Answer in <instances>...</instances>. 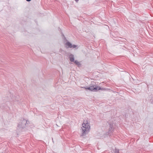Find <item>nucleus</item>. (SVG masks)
Wrapping results in <instances>:
<instances>
[{
	"label": "nucleus",
	"mask_w": 153,
	"mask_h": 153,
	"mask_svg": "<svg viewBox=\"0 0 153 153\" xmlns=\"http://www.w3.org/2000/svg\"><path fill=\"white\" fill-rule=\"evenodd\" d=\"M82 126L81 128L82 134L81 136H84L89 132L90 129L89 123L87 120H84L82 124Z\"/></svg>",
	"instance_id": "obj_1"
},
{
	"label": "nucleus",
	"mask_w": 153,
	"mask_h": 153,
	"mask_svg": "<svg viewBox=\"0 0 153 153\" xmlns=\"http://www.w3.org/2000/svg\"><path fill=\"white\" fill-rule=\"evenodd\" d=\"M85 88L86 89H88L91 91H97L101 89L100 87L95 85L90 86V87L85 88V87H82Z\"/></svg>",
	"instance_id": "obj_2"
},
{
	"label": "nucleus",
	"mask_w": 153,
	"mask_h": 153,
	"mask_svg": "<svg viewBox=\"0 0 153 153\" xmlns=\"http://www.w3.org/2000/svg\"><path fill=\"white\" fill-rule=\"evenodd\" d=\"M27 123V120L22 119L19 122L17 126L19 128H23L25 127Z\"/></svg>",
	"instance_id": "obj_3"
},
{
	"label": "nucleus",
	"mask_w": 153,
	"mask_h": 153,
	"mask_svg": "<svg viewBox=\"0 0 153 153\" xmlns=\"http://www.w3.org/2000/svg\"><path fill=\"white\" fill-rule=\"evenodd\" d=\"M66 45L68 46V48H75L76 47V46L75 45H72V44L69 42H68L66 43Z\"/></svg>",
	"instance_id": "obj_4"
},
{
	"label": "nucleus",
	"mask_w": 153,
	"mask_h": 153,
	"mask_svg": "<svg viewBox=\"0 0 153 153\" xmlns=\"http://www.w3.org/2000/svg\"><path fill=\"white\" fill-rule=\"evenodd\" d=\"M69 58L71 62H74V56L72 54H71L69 56Z\"/></svg>",
	"instance_id": "obj_5"
},
{
	"label": "nucleus",
	"mask_w": 153,
	"mask_h": 153,
	"mask_svg": "<svg viewBox=\"0 0 153 153\" xmlns=\"http://www.w3.org/2000/svg\"><path fill=\"white\" fill-rule=\"evenodd\" d=\"M114 129L112 128H109L108 130V133L109 134L112 133Z\"/></svg>",
	"instance_id": "obj_6"
},
{
	"label": "nucleus",
	"mask_w": 153,
	"mask_h": 153,
	"mask_svg": "<svg viewBox=\"0 0 153 153\" xmlns=\"http://www.w3.org/2000/svg\"><path fill=\"white\" fill-rule=\"evenodd\" d=\"M74 62L76 65L78 66L80 65L79 62L78 61H77L76 60H74V62Z\"/></svg>",
	"instance_id": "obj_7"
},
{
	"label": "nucleus",
	"mask_w": 153,
	"mask_h": 153,
	"mask_svg": "<svg viewBox=\"0 0 153 153\" xmlns=\"http://www.w3.org/2000/svg\"><path fill=\"white\" fill-rule=\"evenodd\" d=\"M114 125L113 124H110L109 126V128H112L113 129H114Z\"/></svg>",
	"instance_id": "obj_8"
},
{
	"label": "nucleus",
	"mask_w": 153,
	"mask_h": 153,
	"mask_svg": "<svg viewBox=\"0 0 153 153\" xmlns=\"http://www.w3.org/2000/svg\"><path fill=\"white\" fill-rule=\"evenodd\" d=\"M27 1H31V0H26Z\"/></svg>",
	"instance_id": "obj_9"
},
{
	"label": "nucleus",
	"mask_w": 153,
	"mask_h": 153,
	"mask_svg": "<svg viewBox=\"0 0 153 153\" xmlns=\"http://www.w3.org/2000/svg\"><path fill=\"white\" fill-rule=\"evenodd\" d=\"M76 1H77L78 0H75Z\"/></svg>",
	"instance_id": "obj_10"
},
{
	"label": "nucleus",
	"mask_w": 153,
	"mask_h": 153,
	"mask_svg": "<svg viewBox=\"0 0 153 153\" xmlns=\"http://www.w3.org/2000/svg\"><path fill=\"white\" fill-rule=\"evenodd\" d=\"M118 152H118V151H117V153H118Z\"/></svg>",
	"instance_id": "obj_11"
}]
</instances>
